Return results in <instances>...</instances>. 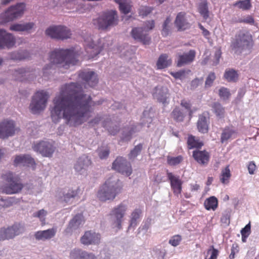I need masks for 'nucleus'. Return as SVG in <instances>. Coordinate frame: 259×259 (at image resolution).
Segmentation results:
<instances>
[{
  "label": "nucleus",
  "instance_id": "nucleus-14",
  "mask_svg": "<svg viewBox=\"0 0 259 259\" xmlns=\"http://www.w3.org/2000/svg\"><path fill=\"white\" fill-rule=\"evenodd\" d=\"M17 130L13 120H4L0 122V139H5L14 136Z\"/></svg>",
  "mask_w": 259,
  "mask_h": 259
},
{
  "label": "nucleus",
  "instance_id": "nucleus-36",
  "mask_svg": "<svg viewBox=\"0 0 259 259\" xmlns=\"http://www.w3.org/2000/svg\"><path fill=\"white\" fill-rule=\"evenodd\" d=\"M141 210L139 208L135 209L131 214L130 223L128 229L134 228L138 224V220L140 219Z\"/></svg>",
  "mask_w": 259,
  "mask_h": 259
},
{
  "label": "nucleus",
  "instance_id": "nucleus-47",
  "mask_svg": "<svg viewBox=\"0 0 259 259\" xmlns=\"http://www.w3.org/2000/svg\"><path fill=\"white\" fill-rule=\"evenodd\" d=\"M234 6L243 10H249L251 7L250 0L239 1L234 3Z\"/></svg>",
  "mask_w": 259,
  "mask_h": 259
},
{
  "label": "nucleus",
  "instance_id": "nucleus-20",
  "mask_svg": "<svg viewBox=\"0 0 259 259\" xmlns=\"http://www.w3.org/2000/svg\"><path fill=\"white\" fill-rule=\"evenodd\" d=\"M91 164V159L88 156L83 155L78 158L74 164V168L78 174L84 175L87 173V168Z\"/></svg>",
  "mask_w": 259,
  "mask_h": 259
},
{
  "label": "nucleus",
  "instance_id": "nucleus-27",
  "mask_svg": "<svg viewBox=\"0 0 259 259\" xmlns=\"http://www.w3.org/2000/svg\"><path fill=\"white\" fill-rule=\"evenodd\" d=\"M167 177L170 182L171 187L174 194L176 195L180 194L182 191V182L179 177L174 175L171 172H168Z\"/></svg>",
  "mask_w": 259,
  "mask_h": 259
},
{
  "label": "nucleus",
  "instance_id": "nucleus-29",
  "mask_svg": "<svg viewBox=\"0 0 259 259\" xmlns=\"http://www.w3.org/2000/svg\"><path fill=\"white\" fill-rule=\"evenodd\" d=\"M175 24L179 30H184L190 27V24L188 22L186 13L182 12L178 14L175 21Z\"/></svg>",
  "mask_w": 259,
  "mask_h": 259
},
{
  "label": "nucleus",
  "instance_id": "nucleus-54",
  "mask_svg": "<svg viewBox=\"0 0 259 259\" xmlns=\"http://www.w3.org/2000/svg\"><path fill=\"white\" fill-rule=\"evenodd\" d=\"M183 160L182 156L177 157H168L167 158V162L170 165H176L180 163Z\"/></svg>",
  "mask_w": 259,
  "mask_h": 259
},
{
  "label": "nucleus",
  "instance_id": "nucleus-24",
  "mask_svg": "<svg viewBox=\"0 0 259 259\" xmlns=\"http://www.w3.org/2000/svg\"><path fill=\"white\" fill-rule=\"evenodd\" d=\"M14 163L16 166H33L35 161L29 155L21 154L15 156Z\"/></svg>",
  "mask_w": 259,
  "mask_h": 259
},
{
  "label": "nucleus",
  "instance_id": "nucleus-8",
  "mask_svg": "<svg viewBox=\"0 0 259 259\" xmlns=\"http://www.w3.org/2000/svg\"><path fill=\"white\" fill-rule=\"evenodd\" d=\"M83 38L85 51L88 54V58H89L94 57V56L99 54L102 49H106L108 47V44L105 43L104 38L99 40L98 45L94 44L93 37L90 35L88 34Z\"/></svg>",
  "mask_w": 259,
  "mask_h": 259
},
{
  "label": "nucleus",
  "instance_id": "nucleus-57",
  "mask_svg": "<svg viewBox=\"0 0 259 259\" xmlns=\"http://www.w3.org/2000/svg\"><path fill=\"white\" fill-rule=\"evenodd\" d=\"M215 74L213 72L210 73L206 79V81L205 82V88L210 87L212 85L213 82L215 80Z\"/></svg>",
  "mask_w": 259,
  "mask_h": 259
},
{
  "label": "nucleus",
  "instance_id": "nucleus-51",
  "mask_svg": "<svg viewBox=\"0 0 259 259\" xmlns=\"http://www.w3.org/2000/svg\"><path fill=\"white\" fill-rule=\"evenodd\" d=\"M98 152L101 159H106L109 155V148L107 146L101 147L98 149Z\"/></svg>",
  "mask_w": 259,
  "mask_h": 259
},
{
  "label": "nucleus",
  "instance_id": "nucleus-60",
  "mask_svg": "<svg viewBox=\"0 0 259 259\" xmlns=\"http://www.w3.org/2000/svg\"><path fill=\"white\" fill-rule=\"evenodd\" d=\"M154 27V21L153 20L148 21L145 23L144 26L142 27L143 29L146 28L147 33L148 31L152 29Z\"/></svg>",
  "mask_w": 259,
  "mask_h": 259
},
{
  "label": "nucleus",
  "instance_id": "nucleus-55",
  "mask_svg": "<svg viewBox=\"0 0 259 259\" xmlns=\"http://www.w3.org/2000/svg\"><path fill=\"white\" fill-rule=\"evenodd\" d=\"M182 241V237L179 235L172 236L168 241V243L172 246L176 247L179 245Z\"/></svg>",
  "mask_w": 259,
  "mask_h": 259
},
{
  "label": "nucleus",
  "instance_id": "nucleus-17",
  "mask_svg": "<svg viewBox=\"0 0 259 259\" xmlns=\"http://www.w3.org/2000/svg\"><path fill=\"white\" fill-rule=\"evenodd\" d=\"M101 236L100 234L93 231H87L81 237L80 241L84 245H98L101 242Z\"/></svg>",
  "mask_w": 259,
  "mask_h": 259
},
{
  "label": "nucleus",
  "instance_id": "nucleus-16",
  "mask_svg": "<svg viewBox=\"0 0 259 259\" xmlns=\"http://www.w3.org/2000/svg\"><path fill=\"white\" fill-rule=\"evenodd\" d=\"M131 34L135 40L140 42L143 45H149L150 43L151 38L147 33L146 28L143 29L141 27H134L131 32Z\"/></svg>",
  "mask_w": 259,
  "mask_h": 259
},
{
  "label": "nucleus",
  "instance_id": "nucleus-52",
  "mask_svg": "<svg viewBox=\"0 0 259 259\" xmlns=\"http://www.w3.org/2000/svg\"><path fill=\"white\" fill-rule=\"evenodd\" d=\"M219 94L220 98L223 100H228L231 96L229 90L224 87H222L219 89Z\"/></svg>",
  "mask_w": 259,
  "mask_h": 259
},
{
  "label": "nucleus",
  "instance_id": "nucleus-30",
  "mask_svg": "<svg viewBox=\"0 0 259 259\" xmlns=\"http://www.w3.org/2000/svg\"><path fill=\"white\" fill-rule=\"evenodd\" d=\"M209 118L206 113H203L199 116L197 121L198 131L202 133H206L208 130Z\"/></svg>",
  "mask_w": 259,
  "mask_h": 259
},
{
  "label": "nucleus",
  "instance_id": "nucleus-31",
  "mask_svg": "<svg viewBox=\"0 0 259 259\" xmlns=\"http://www.w3.org/2000/svg\"><path fill=\"white\" fill-rule=\"evenodd\" d=\"M193 157L197 162L203 165L206 164L209 159V155L206 151L194 150Z\"/></svg>",
  "mask_w": 259,
  "mask_h": 259
},
{
  "label": "nucleus",
  "instance_id": "nucleus-64",
  "mask_svg": "<svg viewBox=\"0 0 259 259\" xmlns=\"http://www.w3.org/2000/svg\"><path fill=\"white\" fill-rule=\"evenodd\" d=\"M100 259H110V254L106 250H103L100 253Z\"/></svg>",
  "mask_w": 259,
  "mask_h": 259
},
{
  "label": "nucleus",
  "instance_id": "nucleus-63",
  "mask_svg": "<svg viewBox=\"0 0 259 259\" xmlns=\"http://www.w3.org/2000/svg\"><path fill=\"white\" fill-rule=\"evenodd\" d=\"M256 169V165L253 161H250L248 165V172L250 175H253Z\"/></svg>",
  "mask_w": 259,
  "mask_h": 259
},
{
  "label": "nucleus",
  "instance_id": "nucleus-32",
  "mask_svg": "<svg viewBox=\"0 0 259 259\" xmlns=\"http://www.w3.org/2000/svg\"><path fill=\"white\" fill-rule=\"evenodd\" d=\"M139 127L140 125H131L125 127L122 133L121 139L124 141H129L131 139L132 135L139 130Z\"/></svg>",
  "mask_w": 259,
  "mask_h": 259
},
{
  "label": "nucleus",
  "instance_id": "nucleus-41",
  "mask_svg": "<svg viewBox=\"0 0 259 259\" xmlns=\"http://www.w3.org/2000/svg\"><path fill=\"white\" fill-rule=\"evenodd\" d=\"M231 172L229 166L222 169L221 174L220 177L221 182L223 184H227L231 177Z\"/></svg>",
  "mask_w": 259,
  "mask_h": 259
},
{
  "label": "nucleus",
  "instance_id": "nucleus-49",
  "mask_svg": "<svg viewBox=\"0 0 259 259\" xmlns=\"http://www.w3.org/2000/svg\"><path fill=\"white\" fill-rule=\"evenodd\" d=\"M75 195L76 193L74 191L69 190L60 198V201L62 202L69 203Z\"/></svg>",
  "mask_w": 259,
  "mask_h": 259
},
{
  "label": "nucleus",
  "instance_id": "nucleus-46",
  "mask_svg": "<svg viewBox=\"0 0 259 259\" xmlns=\"http://www.w3.org/2000/svg\"><path fill=\"white\" fill-rule=\"evenodd\" d=\"M171 25V19L170 17H167L162 25V35L166 36L168 34Z\"/></svg>",
  "mask_w": 259,
  "mask_h": 259
},
{
  "label": "nucleus",
  "instance_id": "nucleus-15",
  "mask_svg": "<svg viewBox=\"0 0 259 259\" xmlns=\"http://www.w3.org/2000/svg\"><path fill=\"white\" fill-rule=\"evenodd\" d=\"M23 231V229L20 224H15L7 228H2L0 230V240L12 239Z\"/></svg>",
  "mask_w": 259,
  "mask_h": 259
},
{
  "label": "nucleus",
  "instance_id": "nucleus-3",
  "mask_svg": "<svg viewBox=\"0 0 259 259\" xmlns=\"http://www.w3.org/2000/svg\"><path fill=\"white\" fill-rule=\"evenodd\" d=\"M122 188L121 182L116 176H113L100 188L97 197L103 201L112 200L121 192Z\"/></svg>",
  "mask_w": 259,
  "mask_h": 259
},
{
  "label": "nucleus",
  "instance_id": "nucleus-59",
  "mask_svg": "<svg viewBox=\"0 0 259 259\" xmlns=\"http://www.w3.org/2000/svg\"><path fill=\"white\" fill-rule=\"evenodd\" d=\"M207 253L208 254H210V256L208 259H217L219 254V251L217 249L214 248L213 246H212L211 248L208 250Z\"/></svg>",
  "mask_w": 259,
  "mask_h": 259
},
{
  "label": "nucleus",
  "instance_id": "nucleus-62",
  "mask_svg": "<svg viewBox=\"0 0 259 259\" xmlns=\"http://www.w3.org/2000/svg\"><path fill=\"white\" fill-rule=\"evenodd\" d=\"M250 233V224H247L242 230H241V235H247V236L249 235Z\"/></svg>",
  "mask_w": 259,
  "mask_h": 259
},
{
  "label": "nucleus",
  "instance_id": "nucleus-6",
  "mask_svg": "<svg viewBox=\"0 0 259 259\" xmlns=\"http://www.w3.org/2000/svg\"><path fill=\"white\" fill-rule=\"evenodd\" d=\"M49 97L50 95L46 91L40 90L36 92L33 96L29 105L32 113L35 114L44 110L46 107Z\"/></svg>",
  "mask_w": 259,
  "mask_h": 259
},
{
  "label": "nucleus",
  "instance_id": "nucleus-39",
  "mask_svg": "<svg viewBox=\"0 0 259 259\" xmlns=\"http://www.w3.org/2000/svg\"><path fill=\"white\" fill-rule=\"evenodd\" d=\"M205 208L207 210H214L218 207V200L214 196L206 199L204 202Z\"/></svg>",
  "mask_w": 259,
  "mask_h": 259
},
{
  "label": "nucleus",
  "instance_id": "nucleus-12",
  "mask_svg": "<svg viewBox=\"0 0 259 259\" xmlns=\"http://www.w3.org/2000/svg\"><path fill=\"white\" fill-rule=\"evenodd\" d=\"M24 3H19L15 6L10 7L1 15V17L4 19V22H7L21 17L24 13Z\"/></svg>",
  "mask_w": 259,
  "mask_h": 259
},
{
  "label": "nucleus",
  "instance_id": "nucleus-23",
  "mask_svg": "<svg viewBox=\"0 0 259 259\" xmlns=\"http://www.w3.org/2000/svg\"><path fill=\"white\" fill-rule=\"evenodd\" d=\"M83 223L82 215L78 214L76 215L70 222L65 230L66 234H71L73 232L78 229Z\"/></svg>",
  "mask_w": 259,
  "mask_h": 259
},
{
  "label": "nucleus",
  "instance_id": "nucleus-13",
  "mask_svg": "<svg viewBox=\"0 0 259 259\" xmlns=\"http://www.w3.org/2000/svg\"><path fill=\"white\" fill-rule=\"evenodd\" d=\"M112 169L126 176H129L132 172L131 164L125 158L117 157L112 163Z\"/></svg>",
  "mask_w": 259,
  "mask_h": 259
},
{
  "label": "nucleus",
  "instance_id": "nucleus-61",
  "mask_svg": "<svg viewBox=\"0 0 259 259\" xmlns=\"http://www.w3.org/2000/svg\"><path fill=\"white\" fill-rule=\"evenodd\" d=\"M240 22L251 25H253L254 22L253 17L249 15H248L242 18Z\"/></svg>",
  "mask_w": 259,
  "mask_h": 259
},
{
  "label": "nucleus",
  "instance_id": "nucleus-25",
  "mask_svg": "<svg viewBox=\"0 0 259 259\" xmlns=\"http://www.w3.org/2000/svg\"><path fill=\"white\" fill-rule=\"evenodd\" d=\"M79 77L91 87H94L98 82L96 74L91 71H83L79 73Z\"/></svg>",
  "mask_w": 259,
  "mask_h": 259
},
{
  "label": "nucleus",
  "instance_id": "nucleus-33",
  "mask_svg": "<svg viewBox=\"0 0 259 259\" xmlns=\"http://www.w3.org/2000/svg\"><path fill=\"white\" fill-rule=\"evenodd\" d=\"M171 64V60L168 58L166 54H162L158 58L157 62V67L158 69H161L169 66Z\"/></svg>",
  "mask_w": 259,
  "mask_h": 259
},
{
  "label": "nucleus",
  "instance_id": "nucleus-45",
  "mask_svg": "<svg viewBox=\"0 0 259 259\" xmlns=\"http://www.w3.org/2000/svg\"><path fill=\"white\" fill-rule=\"evenodd\" d=\"M48 214L47 210L41 209L38 211L33 212L32 216L34 218H37L39 220L42 225L46 224V217Z\"/></svg>",
  "mask_w": 259,
  "mask_h": 259
},
{
  "label": "nucleus",
  "instance_id": "nucleus-48",
  "mask_svg": "<svg viewBox=\"0 0 259 259\" xmlns=\"http://www.w3.org/2000/svg\"><path fill=\"white\" fill-rule=\"evenodd\" d=\"M235 134V131L231 128H227L223 130L221 136V142L224 143L232 138Z\"/></svg>",
  "mask_w": 259,
  "mask_h": 259
},
{
  "label": "nucleus",
  "instance_id": "nucleus-43",
  "mask_svg": "<svg viewBox=\"0 0 259 259\" xmlns=\"http://www.w3.org/2000/svg\"><path fill=\"white\" fill-rule=\"evenodd\" d=\"M198 10L203 19L207 20L209 17V12L207 4L205 1H203L199 4Z\"/></svg>",
  "mask_w": 259,
  "mask_h": 259
},
{
  "label": "nucleus",
  "instance_id": "nucleus-26",
  "mask_svg": "<svg viewBox=\"0 0 259 259\" xmlns=\"http://www.w3.org/2000/svg\"><path fill=\"white\" fill-rule=\"evenodd\" d=\"M195 55L196 52L193 50H191L188 52L179 55L178 58L177 66L181 67L191 63L194 60Z\"/></svg>",
  "mask_w": 259,
  "mask_h": 259
},
{
  "label": "nucleus",
  "instance_id": "nucleus-2",
  "mask_svg": "<svg viewBox=\"0 0 259 259\" xmlns=\"http://www.w3.org/2000/svg\"><path fill=\"white\" fill-rule=\"evenodd\" d=\"M78 60L75 53L72 49H56L50 54V63L44 66L42 71L32 68H21L15 70L14 75L16 79L32 80L37 75L48 79L54 72L56 67L65 69L76 65Z\"/></svg>",
  "mask_w": 259,
  "mask_h": 259
},
{
  "label": "nucleus",
  "instance_id": "nucleus-4",
  "mask_svg": "<svg viewBox=\"0 0 259 259\" xmlns=\"http://www.w3.org/2000/svg\"><path fill=\"white\" fill-rule=\"evenodd\" d=\"M1 178L5 182L0 186V190L4 193L8 195L17 194L23 188L19 176L14 172H6L2 175Z\"/></svg>",
  "mask_w": 259,
  "mask_h": 259
},
{
  "label": "nucleus",
  "instance_id": "nucleus-10",
  "mask_svg": "<svg viewBox=\"0 0 259 259\" xmlns=\"http://www.w3.org/2000/svg\"><path fill=\"white\" fill-rule=\"evenodd\" d=\"M127 210V206L122 203L114 207L110 214V222L114 228L119 230L121 228L123 218Z\"/></svg>",
  "mask_w": 259,
  "mask_h": 259
},
{
  "label": "nucleus",
  "instance_id": "nucleus-19",
  "mask_svg": "<svg viewBox=\"0 0 259 259\" xmlns=\"http://www.w3.org/2000/svg\"><path fill=\"white\" fill-rule=\"evenodd\" d=\"M35 23L33 22L15 23L11 25L10 30L11 31L30 33L35 28Z\"/></svg>",
  "mask_w": 259,
  "mask_h": 259
},
{
  "label": "nucleus",
  "instance_id": "nucleus-28",
  "mask_svg": "<svg viewBox=\"0 0 259 259\" xmlns=\"http://www.w3.org/2000/svg\"><path fill=\"white\" fill-rule=\"evenodd\" d=\"M56 233L57 228L54 227L46 230L37 231L34 236L36 240L46 241L53 238Z\"/></svg>",
  "mask_w": 259,
  "mask_h": 259
},
{
  "label": "nucleus",
  "instance_id": "nucleus-38",
  "mask_svg": "<svg viewBox=\"0 0 259 259\" xmlns=\"http://www.w3.org/2000/svg\"><path fill=\"white\" fill-rule=\"evenodd\" d=\"M224 76L225 79L229 82H236L238 78L237 72L233 69L226 70Z\"/></svg>",
  "mask_w": 259,
  "mask_h": 259
},
{
  "label": "nucleus",
  "instance_id": "nucleus-50",
  "mask_svg": "<svg viewBox=\"0 0 259 259\" xmlns=\"http://www.w3.org/2000/svg\"><path fill=\"white\" fill-rule=\"evenodd\" d=\"M142 149V145L141 144H139L136 146L131 151V152L128 154L129 158L132 159L136 158L140 153Z\"/></svg>",
  "mask_w": 259,
  "mask_h": 259
},
{
  "label": "nucleus",
  "instance_id": "nucleus-44",
  "mask_svg": "<svg viewBox=\"0 0 259 259\" xmlns=\"http://www.w3.org/2000/svg\"><path fill=\"white\" fill-rule=\"evenodd\" d=\"M213 112L219 118H223L225 114V109L219 103H214L212 106Z\"/></svg>",
  "mask_w": 259,
  "mask_h": 259
},
{
  "label": "nucleus",
  "instance_id": "nucleus-21",
  "mask_svg": "<svg viewBox=\"0 0 259 259\" xmlns=\"http://www.w3.org/2000/svg\"><path fill=\"white\" fill-rule=\"evenodd\" d=\"M152 95L154 99L163 104L166 103L169 98L168 89L162 85L156 87L152 92Z\"/></svg>",
  "mask_w": 259,
  "mask_h": 259
},
{
  "label": "nucleus",
  "instance_id": "nucleus-42",
  "mask_svg": "<svg viewBox=\"0 0 259 259\" xmlns=\"http://www.w3.org/2000/svg\"><path fill=\"white\" fill-rule=\"evenodd\" d=\"M28 57V52L26 51H19L12 52L10 54L11 59L15 60H21L25 59Z\"/></svg>",
  "mask_w": 259,
  "mask_h": 259
},
{
  "label": "nucleus",
  "instance_id": "nucleus-53",
  "mask_svg": "<svg viewBox=\"0 0 259 259\" xmlns=\"http://www.w3.org/2000/svg\"><path fill=\"white\" fill-rule=\"evenodd\" d=\"M181 105L182 107L185 108V110H183L186 114L189 113L190 116H191L193 113V111L191 109V105L190 102L186 100H182L181 102Z\"/></svg>",
  "mask_w": 259,
  "mask_h": 259
},
{
  "label": "nucleus",
  "instance_id": "nucleus-37",
  "mask_svg": "<svg viewBox=\"0 0 259 259\" xmlns=\"http://www.w3.org/2000/svg\"><path fill=\"white\" fill-rule=\"evenodd\" d=\"M187 144L189 149L200 148L203 145V143L200 142L197 138L192 135H190L188 137Z\"/></svg>",
  "mask_w": 259,
  "mask_h": 259
},
{
  "label": "nucleus",
  "instance_id": "nucleus-7",
  "mask_svg": "<svg viewBox=\"0 0 259 259\" xmlns=\"http://www.w3.org/2000/svg\"><path fill=\"white\" fill-rule=\"evenodd\" d=\"M251 40V35L248 31L241 30L237 33L235 38L232 43V49L236 53H241L248 47Z\"/></svg>",
  "mask_w": 259,
  "mask_h": 259
},
{
  "label": "nucleus",
  "instance_id": "nucleus-58",
  "mask_svg": "<svg viewBox=\"0 0 259 259\" xmlns=\"http://www.w3.org/2000/svg\"><path fill=\"white\" fill-rule=\"evenodd\" d=\"M152 8L150 7L141 6L139 9V14L142 16H146L152 12Z\"/></svg>",
  "mask_w": 259,
  "mask_h": 259
},
{
  "label": "nucleus",
  "instance_id": "nucleus-5",
  "mask_svg": "<svg viewBox=\"0 0 259 259\" xmlns=\"http://www.w3.org/2000/svg\"><path fill=\"white\" fill-rule=\"evenodd\" d=\"M118 16L115 11L111 10L103 13L98 18L93 20V23L99 29L104 30L117 23Z\"/></svg>",
  "mask_w": 259,
  "mask_h": 259
},
{
  "label": "nucleus",
  "instance_id": "nucleus-35",
  "mask_svg": "<svg viewBox=\"0 0 259 259\" xmlns=\"http://www.w3.org/2000/svg\"><path fill=\"white\" fill-rule=\"evenodd\" d=\"M119 5L120 11L125 14L130 13L131 9V0H115Z\"/></svg>",
  "mask_w": 259,
  "mask_h": 259
},
{
  "label": "nucleus",
  "instance_id": "nucleus-1",
  "mask_svg": "<svg viewBox=\"0 0 259 259\" xmlns=\"http://www.w3.org/2000/svg\"><path fill=\"white\" fill-rule=\"evenodd\" d=\"M51 117L55 122L63 119L66 124L75 127L87 121L91 116L92 106L102 104L94 102L84 94L82 87L71 82L62 86L53 100Z\"/></svg>",
  "mask_w": 259,
  "mask_h": 259
},
{
  "label": "nucleus",
  "instance_id": "nucleus-18",
  "mask_svg": "<svg viewBox=\"0 0 259 259\" xmlns=\"http://www.w3.org/2000/svg\"><path fill=\"white\" fill-rule=\"evenodd\" d=\"M14 35L3 29H0V49L11 48L15 44Z\"/></svg>",
  "mask_w": 259,
  "mask_h": 259
},
{
  "label": "nucleus",
  "instance_id": "nucleus-11",
  "mask_svg": "<svg viewBox=\"0 0 259 259\" xmlns=\"http://www.w3.org/2000/svg\"><path fill=\"white\" fill-rule=\"evenodd\" d=\"M34 151L40 153L44 157H51L55 152L56 147L53 141H41L35 143L33 147Z\"/></svg>",
  "mask_w": 259,
  "mask_h": 259
},
{
  "label": "nucleus",
  "instance_id": "nucleus-9",
  "mask_svg": "<svg viewBox=\"0 0 259 259\" xmlns=\"http://www.w3.org/2000/svg\"><path fill=\"white\" fill-rule=\"evenodd\" d=\"M46 34L53 39L64 40L70 37V30L62 25H53L48 28L45 31Z\"/></svg>",
  "mask_w": 259,
  "mask_h": 259
},
{
  "label": "nucleus",
  "instance_id": "nucleus-56",
  "mask_svg": "<svg viewBox=\"0 0 259 259\" xmlns=\"http://www.w3.org/2000/svg\"><path fill=\"white\" fill-rule=\"evenodd\" d=\"M153 255H155L158 259H163L166 252L164 249L156 247L153 249Z\"/></svg>",
  "mask_w": 259,
  "mask_h": 259
},
{
  "label": "nucleus",
  "instance_id": "nucleus-40",
  "mask_svg": "<svg viewBox=\"0 0 259 259\" xmlns=\"http://www.w3.org/2000/svg\"><path fill=\"white\" fill-rule=\"evenodd\" d=\"M14 203L15 199L13 197H3L0 196V209L10 207Z\"/></svg>",
  "mask_w": 259,
  "mask_h": 259
},
{
  "label": "nucleus",
  "instance_id": "nucleus-34",
  "mask_svg": "<svg viewBox=\"0 0 259 259\" xmlns=\"http://www.w3.org/2000/svg\"><path fill=\"white\" fill-rule=\"evenodd\" d=\"M186 115V113L179 107L175 108L171 113V118L177 122L183 121Z\"/></svg>",
  "mask_w": 259,
  "mask_h": 259
},
{
  "label": "nucleus",
  "instance_id": "nucleus-22",
  "mask_svg": "<svg viewBox=\"0 0 259 259\" xmlns=\"http://www.w3.org/2000/svg\"><path fill=\"white\" fill-rule=\"evenodd\" d=\"M69 259H98L93 252H88L81 249H72L69 255Z\"/></svg>",
  "mask_w": 259,
  "mask_h": 259
}]
</instances>
